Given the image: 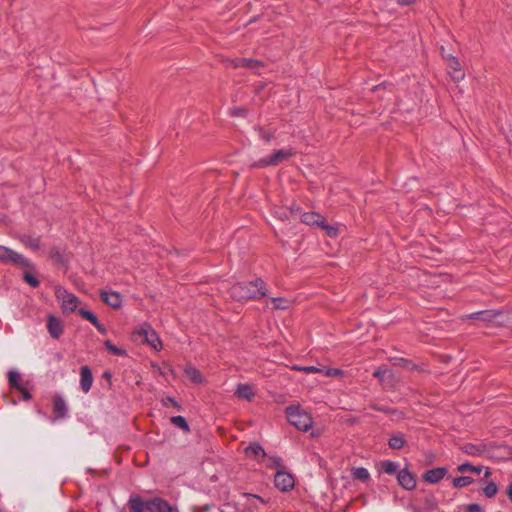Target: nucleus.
<instances>
[{
  "mask_svg": "<svg viewBox=\"0 0 512 512\" xmlns=\"http://www.w3.org/2000/svg\"><path fill=\"white\" fill-rule=\"evenodd\" d=\"M468 512H482V508L478 504H469L467 506Z\"/></svg>",
  "mask_w": 512,
  "mask_h": 512,
  "instance_id": "nucleus-45",
  "label": "nucleus"
},
{
  "mask_svg": "<svg viewBox=\"0 0 512 512\" xmlns=\"http://www.w3.org/2000/svg\"><path fill=\"white\" fill-rule=\"evenodd\" d=\"M377 409H378V410H380V411H386V410H385V407L377 408Z\"/></svg>",
  "mask_w": 512,
  "mask_h": 512,
  "instance_id": "nucleus-56",
  "label": "nucleus"
},
{
  "mask_svg": "<svg viewBox=\"0 0 512 512\" xmlns=\"http://www.w3.org/2000/svg\"><path fill=\"white\" fill-rule=\"evenodd\" d=\"M342 374V371L339 369H327L325 371V375L327 376H340Z\"/></svg>",
  "mask_w": 512,
  "mask_h": 512,
  "instance_id": "nucleus-44",
  "label": "nucleus"
},
{
  "mask_svg": "<svg viewBox=\"0 0 512 512\" xmlns=\"http://www.w3.org/2000/svg\"><path fill=\"white\" fill-rule=\"evenodd\" d=\"M235 395L238 398L252 401L255 393L252 386H250L249 384H239L236 388Z\"/></svg>",
  "mask_w": 512,
  "mask_h": 512,
  "instance_id": "nucleus-20",
  "label": "nucleus"
},
{
  "mask_svg": "<svg viewBox=\"0 0 512 512\" xmlns=\"http://www.w3.org/2000/svg\"><path fill=\"white\" fill-rule=\"evenodd\" d=\"M279 217H280L282 220H284V219H288V215H287V213H286L285 211H284V212H282V213L279 215Z\"/></svg>",
  "mask_w": 512,
  "mask_h": 512,
  "instance_id": "nucleus-51",
  "label": "nucleus"
},
{
  "mask_svg": "<svg viewBox=\"0 0 512 512\" xmlns=\"http://www.w3.org/2000/svg\"><path fill=\"white\" fill-rule=\"evenodd\" d=\"M105 347H106V349H107L110 353H112V354H114V355H124V354H125V351H124V350H122V349H120V348L116 347V346H115L111 341H109V340L105 342Z\"/></svg>",
  "mask_w": 512,
  "mask_h": 512,
  "instance_id": "nucleus-38",
  "label": "nucleus"
},
{
  "mask_svg": "<svg viewBox=\"0 0 512 512\" xmlns=\"http://www.w3.org/2000/svg\"><path fill=\"white\" fill-rule=\"evenodd\" d=\"M265 295L264 282L261 279L248 283H237L230 288V296L237 301L258 299Z\"/></svg>",
  "mask_w": 512,
  "mask_h": 512,
  "instance_id": "nucleus-1",
  "label": "nucleus"
},
{
  "mask_svg": "<svg viewBox=\"0 0 512 512\" xmlns=\"http://www.w3.org/2000/svg\"><path fill=\"white\" fill-rule=\"evenodd\" d=\"M8 381H9L10 386H12L15 389H18L22 386V384H21L22 377H21L20 373L15 370L9 371Z\"/></svg>",
  "mask_w": 512,
  "mask_h": 512,
  "instance_id": "nucleus-28",
  "label": "nucleus"
},
{
  "mask_svg": "<svg viewBox=\"0 0 512 512\" xmlns=\"http://www.w3.org/2000/svg\"><path fill=\"white\" fill-rule=\"evenodd\" d=\"M134 340L140 343H146L151 348L159 351L162 348V342L156 331L147 323L140 325L133 334Z\"/></svg>",
  "mask_w": 512,
  "mask_h": 512,
  "instance_id": "nucleus-3",
  "label": "nucleus"
},
{
  "mask_svg": "<svg viewBox=\"0 0 512 512\" xmlns=\"http://www.w3.org/2000/svg\"><path fill=\"white\" fill-rule=\"evenodd\" d=\"M294 152L291 149H281L275 151L270 157L260 159L253 166L260 168L266 166H277L278 164L292 157Z\"/></svg>",
  "mask_w": 512,
  "mask_h": 512,
  "instance_id": "nucleus-7",
  "label": "nucleus"
},
{
  "mask_svg": "<svg viewBox=\"0 0 512 512\" xmlns=\"http://www.w3.org/2000/svg\"><path fill=\"white\" fill-rule=\"evenodd\" d=\"M381 465H382V470L387 474L395 473L398 468L397 463L390 461V460H386V461L382 462Z\"/></svg>",
  "mask_w": 512,
  "mask_h": 512,
  "instance_id": "nucleus-36",
  "label": "nucleus"
},
{
  "mask_svg": "<svg viewBox=\"0 0 512 512\" xmlns=\"http://www.w3.org/2000/svg\"><path fill=\"white\" fill-rule=\"evenodd\" d=\"M0 263L11 264L20 268H31L32 263L22 254L0 245Z\"/></svg>",
  "mask_w": 512,
  "mask_h": 512,
  "instance_id": "nucleus-5",
  "label": "nucleus"
},
{
  "mask_svg": "<svg viewBox=\"0 0 512 512\" xmlns=\"http://www.w3.org/2000/svg\"><path fill=\"white\" fill-rule=\"evenodd\" d=\"M288 422L300 431H308L313 424L312 417L300 405H291L286 408Z\"/></svg>",
  "mask_w": 512,
  "mask_h": 512,
  "instance_id": "nucleus-2",
  "label": "nucleus"
},
{
  "mask_svg": "<svg viewBox=\"0 0 512 512\" xmlns=\"http://www.w3.org/2000/svg\"><path fill=\"white\" fill-rule=\"evenodd\" d=\"M398 483L406 490H412L416 486V480L407 469L399 471L397 475Z\"/></svg>",
  "mask_w": 512,
  "mask_h": 512,
  "instance_id": "nucleus-13",
  "label": "nucleus"
},
{
  "mask_svg": "<svg viewBox=\"0 0 512 512\" xmlns=\"http://www.w3.org/2000/svg\"><path fill=\"white\" fill-rule=\"evenodd\" d=\"M322 229H324L328 236L335 237L337 235V228L333 226L326 225L325 223L320 226Z\"/></svg>",
  "mask_w": 512,
  "mask_h": 512,
  "instance_id": "nucleus-42",
  "label": "nucleus"
},
{
  "mask_svg": "<svg viewBox=\"0 0 512 512\" xmlns=\"http://www.w3.org/2000/svg\"><path fill=\"white\" fill-rule=\"evenodd\" d=\"M352 478L361 482H367L370 479L369 471L364 467L352 468Z\"/></svg>",
  "mask_w": 512,
  "mask_h": 512,
  "instance_id": "nucleus-26",
  "label": "nucleus"
},
{
  "mask_svg": "<svg viewBox=\"0 0 512 512\" xmlns=\"http://www.w3.org/2000/svg\"><path fill=\"white\" fill-rule=\"evenodd\" d=\"M21 394L24 400L31 399V394L27 391V389L23 386L17 389Z\"/></svg>",
  "mask_w": 512,
  "mask_h": 512,
  "instance_id": "nucleus-43",
  "label": "nucleus"
},
{
  "mask_svg": "<svg viewBox=\"0 0 512 512\" xmlns=\"http://www.w3.org/2000/svg\"><path fill=\"white\" fill-rule=\"evenodd\" d=\"M245 453L248 457H254L259 458L262 457L263 459L266 458V453L263 449V447L257 443H253L245 448Z\"/></svg>",
  "mask_w": 512,
  "mask_h": 512,
  "instance_id": "nucleus-23",
  "label": "nucleus"
},
{
  "mask_svg": "<svg viewBox=\"0 0 512 512\" xmlns=\"http://www.w3.org/2000/svg\"><path fill=\"white\" fill-rule=\"evenodd\" d=\"M171 422L175 426L181 428L182 430H184L186 432H188L190 430L189 425H188L186 419L183 416H173L171 418Z\"/></svg>",
  "mask_w": 512,
  "mask_h": 512,
  "instance_id": "nucleus-31",
  "label": "nucleus"
},
{
  "mask_svg": "<svg viewBox=\"0 0 512 512\" xmlns=\"http://www.w3.org/2000/svg\"><path fill=\"white\" fill-rule=\"evenodd\" d=\"M55 296L61 304V308L64 313H72L77 310L80 301L73 293L68 292L61 286H57L55 288Z\"/></svg>",
  "mask_w": 512,
  "mask_h": 512,
  "instance_id": "nucleus-6",
  "label": "nucleus"
},
{
  "mask_svg": "<svg viewBox=\"0 0 512 512\" xmlns=\"http://www.w3.org/2000/svg\"><path fill=\"white\" fill-rule=\"evenodd\" d=\"M49 256L55 263L66 265L70 259V256L68 253L65 252V250H62L59 247H53L51 248L49 252Z\"/></svg>",
  "mask_w": 512,
  "mask_h": 512,
  "instance_id": "nucleus-18",
  "label": "nucleus"
},
{
  "mask_svg": "<svg viewBox=\"0 0 512 512\" xmlns=\"http://www.w3.org/2000/svg\"><path fill=\"white\" fill-rule=\"evenodd\" d=\"M232 115L234 116H244L245 115V109L243 108H234L231 110Z\"/></svg>",
  "mask_w": 512,
  "mask_h": 512,
  "instance_id": "nucleus-47",
  "label": "nucleus"
},
{
  "mask_svg": "<svg viewBox=\"0 0 512 512\" xmlns=\"http://www.w3.org/2000/svg\"><path fill=\"white\" fill-rule=\"evenodd\" d=\"M19 240L21 241V243L23 245H25L26 247H28L34 251H37L40 248V239L39 238H34L30 235H22V236H20Z\"/></svg>",
  "mask_w": 512,
  "mask_h": 512,
  "instance_id": "nucleus-25",
  "label": "nucleus"
},
{
  "mask_svg": "<svg viewBox=\"0 0 512 512\" xmlns=\"http://www.w3.org/2000/svg\"><path fill=\"white\" fill-rule=\"evenodd\" d=\"M473 483V479L468 476H461L453 479V486L455 488H463Z\"/></svg>",
  "mask_w": 512,
  "mask_h": 512,
  "instance_id": "nucleus-30",
  "label": "nucleus"
},
{
  "mask_svg": "<svg viewBox=\"0 0 512 512\" xmlns=\"http://www.w3.org/2000/svg\"><path fill=\"white\" fill-rule=\"evenodd\" d=\"M400 5H411L415 2V0H397Z\"/></svg>",
  "mask_w": 512,
  "mask_h": 512,
  "instance_id": "nucleus-49",
  "label": "nucleus"
},
{
  "mask_svg": "<svg viewBox=\"0 0 512 512\" xmlns=\"http://www.w3.org/2000/svg\"><path fill=\"white\" fill-rule=\"evenodd\" d=\"M490 475H491V471L489 469H486L484 477L488 478V477H490Z\"/></svg>",
  "mask_w": 512,
  "mask_h": 512,
  "instance_id": "nucleus-53",
  "label": "nucleus"
},
{
  "mask_svg": "<svg viewBox=\"0 0 512 512\" xmlns=\"http://www.w3.org/2000/svg\"><path fill=\"white\" fill-rule=\"evenodd\" d=\"M373 376L378 378L381 385L386 389H391L399 382L398 376L387 367H379L373 373Z\"/></svg>",
  "mask_w": 512,
  "mask_h": 512,
  "instance_id": "nucleus-8",
  "label": "nucleus"
},
{
  "mask_svg": "<svg viewBox=\"0 0 512 512\" xmlns=\"http://www.w3.org/2000/svg\"><path fill=\"white\" fill-rule=\"evenodd\" d=\"M24 280L32 287H37L39 285V281L29 273L24 274Z\"/></svg>",
  "mask_w": 512,
  "mask_h": 512,
  "instance_id": "nucleus-40",
  "label": "nucleus"
},
{
  "mask_svg": "<svg viewBox=\"0 0 512 512\" xmlns=\"http://www.w3.org/2000/svg\"><path fill=\"white\" fill-rule=\"evenodd\" d=\"M231 64L234 67H246L255 71L258 70L260 66H262V64L259 61L249 58L231 60Z\"/></svg>",
  "mask_w": 512,
  "mask_h": 512,
  "instance_id": "nucleus-21",
  "label": "nucleus"
},
{
  "mask_svg": "<svg viewBox=\"0 0 512 512\" xmlns=\"http://www.w3.org/2000/svg\"><path fill=\"white\" fill-rule=\"evenodd\" d=\"M508 494H509V498H510V499H511V501H512V485H510V486H509Z\"/></svg>",
  "mask_w": 512,
  "mask_h": 512,
  "instance_id": "nucleus-54",
  "label": "nucleus"
},
{
  "mask_svg": "<svg viewBox=\"0 0 512 512\" xmlns=\"http://www.w3.org/2000/svg\"><path fill=\"white\" fill-rule=\"evenodd\" d=\"M47 328L53 338H58L63 332L61 321L52 315L48 317Z\"/></svg>",
  "mask_w": 512,
  "mask_h": 512,
  "instance_id": "nucleus-17",
  "label": "nucleus"
},
{
  "mask_svg": "<svg viewBox=\"0 0 512 512\" xmlns=\"http://www.w3.org/2000/svg\"><path fill=\"white\" fill-rule=\"evenodd\" d=\"M164 405L165 406H168V405H171L173 407H176V408H179V405L178 403L171 397H167L165 400H164Z\"/></svg>",
  "mask_w": 512,
  "mask_h": 512,
  "instance_id": "nucleus-46",
  "label": "nucleus"
},
{
  "mask_svg": "<svg viewBox=\"0 0 512 512\" xmlns=\"http://www.w3.org/2000/svg\"><path fill=\"white\" fill-rule=\"evenodd\" d=\"M147 501H143L140 496L131 497L129 500V507L132 512H145L147 511Z\"/></svg>",
  "mask_w": 512,
  "mask_h": 512,
  "instance_id": "nucleus-24",
  "label": "nucleus"
},
{
  "mask_svg": "<svg viewBox=\"0 0 512 512\" xmlns=\"http://www.w3.org/2000/svg\"><path fill=\"white\" fill-rule=\"evenodd\" d=\"M102 301L108 306L116 309L119 308L122 304L121 295L114 291H104L101 293Z\"/></svg>",
  "mask_w": 512,
  "mask_h": 512,
  "instance_id": "nucleus-15",
  "label": "nucleus"
},
{
  "mask_svg": "<svg viewBox=\"0 0 512 512\" xmlns=\"http://www.w3.org/2000/svg\"><path fill=\"white\" fill-rule=\"evenodd\" d=\"M274 483L280 491L287 492L294 487V478L290 473L278 471L275 474Z\"/></svg>",
  "mask_w": 512,
  "mask_h": 512,
  "instance_id": "nucleus-11",
  "label": "nucleus"
},
{
  "mask_svg": "<svg viewBox=\"0 0 512 512\" xmlns=\"http://www.w3.org/2000/svg\"><path fill=\"white\" fill-rule=\"evenodd\" d=\"M266 466L269 468H278L282 467V460L278 456H266Z\"/></svg>",
  "mask_w": 512,
  "mask_h": 512,
  "instance_id": "nucleus-35",
  "label": "nucleus"
},
{
  "mask_svg": "<svg viewBox=\"0 0 512 512\" xmlns=\"http://www.w3.org/2000/svg\"><path fill=\"white\" fill-rule=\"evenodd\" d=\"M301 221L307 225L321 226L324 224V218L316 212H307L301 216Z\"/></svg>",
  "mask_w": 512,
  "mask_h": 512,
  "instance_id": "nucleus-19",
  "label": "nucleus"
},
{
  "mask_svg": "<svg viewBox=\"0 0 512 512\" xmlns=\"http://www.w3.org/2000/svg\"><path fill=\"white\" fill-rule=\"evenodd\" d=\"M469 319H476L483 322L491 323L494 325H503L504 321L502 320V312L501 311H479L476 313H472L467 316Z\"/></svg>",
  "mask_w": 512,
  "mask_h": 512,
  "instance_id": "nucleus-9",
  "label": "nucleus"
},
{
  "mask_svg": "<svg viewBox=\"0 0 512 512\" xmlns=\"http://www.w3.org/2000/svg\"><path fill=\"white\" fill-rule=\"evenodd\" d=\"M446 473L447 469L444 467L434 468L425 472V474L423 475V479L425 482L435 484L439 482L441 479H443Z\"/></svg>",
  "mask_w": 512,
  "mask_h": 512,
  "instance_id": "nucleus-16",
  "label": "nucleus"
},
{
  "mask_svg": "<svg viewBox=\"0 0 512 512\" xmlns=\"http://www.w3.org/2000/svg\"><path fill=\"white\" fill-rule=\"evenodd\" d=\"M461 451L473 456V457H486V458H498L499 455L496 453L497 447L484 443L473 444L466 443L461 446Z\"/></svg>",
  "mask_w": 512,
  "mask_h": 512,
  "instance_id": "nucleus-4",
  "label": "nucleus"
},
{
  "mask_svg": "<svg viewBox=\"0 0 512 512\" xmlns=\"http://www.w3.org/2000/svg\"><path fill=\"white\" fill-rule=\"evenodd\" d=\"M98 326L100 328H97L98 331H100L101 333L105 334L106 333V329L104 328V326L98 321Z\"/></svg>",
  "mask_w": 512,
  "mask_h": 512,
  "instance_id": "nucleus-50",
  "label": "nucleus"
},
{
  "mask_svg": "<svg viewBox=\"0 0 512 512\" xmlns=\"http://www.w3.org/2000/svg\"><path fill=\"white\" fill-rule=\"evenodd\" d=\"M273 308L275 309H288L290 307V301L285 298H272Z\"/></svg>",
  "mask_w": 512,
  "mask_h": 512,
  "instance_id": "nucleus-32",
  "label": "nucleus"
},
{
  "mask_svg": "<svg viewBox=\"0 0 512 512\" xmlns=\"http://www.w3.org/2000/svg\"><path fill=\"white\" fill-rule=\"evenodd\" d=\"M497 485L494 483V482H489L484 488H483V493L485 494V496H487L488 498H492L496 495L497 493Z\"/></svg>",
  "mask_w": 512,
  "mask_h": 512,
  "instance_id": "nucleus-37",
  "label": "nucleus"
},
{
  "mask_svg": "<svg viewBox=\"0 0 512 512\" xmlns=\"http://www.w3.org/2000/svg\"><path fill=\"white\" fill-rule=\"evenodd\" d=\"M253 497H254L255 499L259 500L260 502L264 503V501L262 500V498H261V497H259V496H253Z\"/></svg>",
  "mask_w": 512,
  "mask_h": 512,
  "instance_id": "nucleus-55",
  "label": "nucleus"
},
{
  "mask_svg": "<svg viewBox=\"0 0 512 512\" xmlns=\"http://www.w3.org/2000/svg\"><path fill=\"white\" fill-rule=\"evenodd\" d=\"M259 135L266 142H270L274 138V134L272 132H266L262 128H259Z\"/></svg>",
  "mask_w": 512,
  "mask_h": 512,
  "instance_id": "nucleus-41",
  "label": "nucleus"
},
{
  "mask_svg": "<svg viewBox=\"0 0 512 512\" xmlns=\"http://www.w3.org/2000/svg\"><path fill=\"white\" fill-rule=\"evenodd\" d=\"M146 508L148 512H174V507L159 497L147 500Z\"/></svg>",
  "mask_w": 512,
  "mask_h": 512,
  "instance_id": "nucleus-12",
  "label": "nucleus"
},
{
  "mask_svg": "<svg viewBox=\"0 0 512 512\" xmlns=\"http://www.w3.org/2000/svg\"><path fill=\"white\" fill-rule=\"evenodd\" d=\"M468 470L479 474L482 471V467L481 466H473L469 463H464V464L459 465L457 468V471L459 473H464Z\"/></svg>",
  "mask_w": 512,
  "mask_h": 512,
  "instance_id": "nucleus-34",
  "label": "nucleus"
},
{
  "mask_svg": "<svg viewBox=\"0 0 512 512\" xmlns=\"http://www.w3.org/2000/svg\"><path fill=\"white\" fill-rule=\"evenodd\" d=\"M442 55L447 61V66L449 69V74L451 75V78L455 82H460L464 79L465 73L462 71L461 64L459 60L452 56L451 54H445L444 49L442 48Z\"/></svg>",
  "mask_w": 512,
  "mask_h": 512,
  "instance_id": "nucleus-10",
  "label": "nucleus"
},
{
  "mask_svg": "<svg viewBox=\"0 0 512 512\" xmlns=\"http://www.w3.org/2000/svg\"><path fill=\"white\" fill-rule=\"evenodd\" d=\"M507 139L509 143L512 145V129L510 130L509 134L507 135Z\"/></svg>",
  "mask_w": 512,
  "mask_h": 512,
  "instance_id": "nucleus-52",
  "label": "nucleus"
},
{
  "mask_svg": "<svg viewBox=\"0 0 512 512\" xmlns=\"http://www.w3.org/2000/svg\"><path fill=\"white\" fill-rule=\"evenodd\" d=\"M395 365H400V366H406L408 364V360L404 359V358H398L395 360Z\"/></svg>",
  "mask_w": 512,
  "mask_h": 512,
  "instance_id": "nucleus-48",
  "label": "nucleus"
},
{
  "mask_svg": "<svg viewBox=\"0 0 512 512\" xmlns=\"http://www.w3.org/2000/svg\"><path fill=\"white\" fill-rule=\"evenodd\" d=\"M377 409H378V410H380V411H386V410H385V407L377 408Z\"/></svg>",
  "mask_w": 512,
  "mask_h": 512,
  "instance_id": "nucleus-57",
  "label": "nucleus"
},
{
  "mask_svg": "<svg viewBox=\"0 0 512 512\" xmlns=\"http://www.w3.org/2000/svg\"><path fill=\"white\" fill-rule=\"evenodd\" d=\"M184 372L186 377L193 383H201L203 381L200 371L195 367L187 366Z\"/></svg>",
  "mask_w": 512,
  "mask_h": 512,
  "instance_id": "nucleus-27",
  "label": "nucleus"
},
{
  "mask_svg": "<svg viewBox=\"0 0 512 512\" xmlns=\"http://www.w3.org/2000/svg\"><path fill=\"white\" fill-rule=\"evenodd\" d=\"M295 370L303 371L306 373H318L322 372L321 369L314 367V366H303V367H294Z\"/></svg>",
  "mask_w": 512,
  "mask_h": 512,
  "instance_id": "nucleus-39",
  "label": "nucleus"
},
{
  "mask_svg": "<svg viewBox=\"0 0 512 512\" xmlns=\"http://www.w3.org/2000/svg\"><path fill=\"white\" fill-rule=\"evenodd\" d=\"M53 410L58 418H63L67 413V406L64 399L61 396H55L53 398Z\"/></svg>",
  "mask_w": 512,
  "mask_h": 512,
  "instance_id": "nucleus-22",
  "label": "nucleus"
},
{
  "mask_svg": "<svg viewBox=\"0 0 512 512\" xmlns=\"http://www.w3.org/2000/svg\"><path fill=\"white\" fill-rule=\"evenodd\" d=\"M390 448L401 449L405 445V439L402 434H396L389 439Z\"/></svg>",
  "mask_w": 512,
  "mask_h": 512,
  "instance_id": "nucleus-29",
  "label": "nucleus"
},
{
  "mask_svg": "<svg viewBox=\"0 0 512 512\" xmlns=\"http://www.w3.org/2000/svg\"><path fill=\"white\" fill-rule=\"evenodd\" d=\"M93 383V375L88 366H83L80 369V386L84 393H88Z\"/></svg>",
  "mask_w": 512,
  "mask_h": 512,
  "instance_id": "nucleus-14",
  "label": "nucleus"
},
{
  "mask_svg": "<svg viewBox=\"0 0 512 512\" xmlns=\"http://www.w3.org/2000/svg\"><path fill=\"white\" fill-rule=\"evenodd\" d=\"M79 314L86 320H88L89 322H91L96 328H100L98 326V319L97 317L91 312V311H88V310H85V309H80L79 310Z\"/></svg>",
  "mask_w": 512,
  "mask_h": 512,
  "instance_id": "nucleus-33",
  "label": "nucleus"
}]
</instances>
